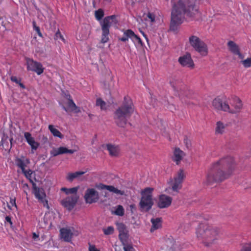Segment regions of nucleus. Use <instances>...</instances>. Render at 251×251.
Masks as SVG:
<instances>
[{
	"instance_id": "38",
	"label": "nucleus",
	"mask_w": 251,
	"mask_h": 251,
	"mask_svg": "<svg viewBox=\"0 0 251 251\" xmlns=\"http://www.w3.org/2000/svg\"><path fill=\"white\" fill-rule=\"evenodd\" d=\"M182 182L174 179V192L178 193L182 187Z\"/></svg>"
},
{
	"instance_id": "30",
	"label": "nucleus",
	"mask_w": 251,
	"mask_h": 251,
	"mask_svg": "<svg viewBox=\"0 0 251 251\" xmlns=\"http://www.w3.org/2000/svg\"><path fill=\"white\" fill-rule=\"evenodd\" d=\"M185 177L186 175L184 169L182 168H180L177 172H176L175 177L174 178V179H175L176 180H178V181H180L181 182H183Z\"/></svg>"
},
{
	"instance_id": "64",
	"label": "nucleus",
	"mask_w": 251,
	"mask_h": 251,
	"mask_svg": "<svg viewBox=\"0 0 251 251\" xmlns=\"http://www.w3.org/2000/svg\"><path fill=\"white\" fill-rule=\"evenodd\" d=\"M12 140V139H10V142H11Z\"/></svg>"
},
{
	"instance_id": "8",
	"label": "nucleus",
	"mask_w": 251,
	"mask_h": 251,
	"mask_svg": "<svg viewBox=\"0 0 251 251\" xmlns=\"http://www.w3.org/2000/svg\"><path fill=\"white\" fill-rule=\"evenodd\" d=\"M25 61L27 71L35 72L38 75H40L44 72L45 69L41 63L28 57L25 58Z\"/></svg>"
},
{
	"instance_id": "47",
	"label": "nucleus",
	"mask_w": 251,
	"mask_h": 251,
	"mask_svg": "<svg viewBox=\"0 0 251 251\" xmlns=\"http://www.w3.org/2000/svg\"><path fill=\"white\" fill-rule=\"evenodd\" d=\"M33 26L34 29L36 31V32H37L38 35L40 37H42V33L40 31V27L39 26H37L36 25L35 22H33Z\"/></svg>"
},
{
	"instance_id": "52",
	"label": "nucleus",
	"mask_w": 251,
	"mask_h": 251,
	"mask_svg": "<svg viewBox=\"0 0 251 251\" xmlns=\"http://www.w3.org/2000/svg\"><path fill=\"white\" fill-rule=\"evenodd\" d=\"M182 249V246L178 244H176L175 245V247L174 249V251H181Z\"/></svg>"
},
{
	"instance_id": "57",
	"label": "nucleus",
	"mask_w": 251,
	"mask_h": 251,
	"mask_svg": "<svg viewBox=\"0 0 251 251\" xmlns=\"http://www.w3.org/2000/svg\"><path fill=\"white\" fill-rule=\"evenodd\" d=\"M18 84V85L20 86V87H21L22 88H23V89H25V85H24L23 83H21V81H20V82Z\"/></svg>"
},
{
	"instance_id": "44",
	"label": "nucleus",
	"mask_w": 251,
	"mask_h": 251,
	"mask_svg": "<svg viewBox=\"0 0 251 251\" xmlns=\"http://www.w3.org/2000/svg\"><path fill=\"white\" fill-rule=\"evenodd\" d=\"M117 226L119 233L126 231V226L123 223H118Z\"/></svg>"
},
{
	"instance_id": "17",
	"label": "nucleus",
	"mask_w": 251,
	"mask_h": 251,
	"mask_svg": "<svg viewBox=\"0 0 251 251\" xmlns=\"http://www.w3.org/2000/svg\"><path fill=\"white\" fill-rule=\"evenodd\" d=\"M74 228L73 227H63L60 229L61 239L65 242H70L73 237V231Z\"/></svg>"
},
{
	"instance_id": "22",
	"label": "nucleus",
	"mask_w": 251,
	"mask_h": 251,
	"mask_svg": "<svg viewBox=\"0 0 251 251\" xmlns=\"http://www.w3.org/2000/svg\"><path fill=\"white\" fill-rule=\"evenodd\" d=\"M171 198L165 195L159 196L157 206L160 208H164L168 207L171 203Z\"/></svg>"
},
{
	"instance_id": "4",
	"label": "nucleus",
	"mask_w": 251,
	"mask_h": 251,
	"mask_svg": "<svg viewBox=\"0 0 251 251\" xmlns=\"http://www.w3.org/2000/svg\"><path fill=\"white\" fill-rule=\"evenodd\" d=\"M220 229L209 224H200L196 229L197 239L206 247H209L217 239Z\"/></svg>"
},
{
	"instance_id": "56",
	"label": "nucleus",
	"mask_w": 251,
	"mask_h": 251,
	"mask_svg": "<svg viewBox=\"0 0 251 251\" xmlns=\"http://www.w3.org/2000/svg\"><path fill=\"white\" fill-rule=\"evenodd\" d=\"M162 135H163L164 136L166 137L168 139V140H169V141H170V140H171V138H170V137L169 136L168 132H167V131H166V130H165H165H164V131H163V132H162Z\"/></svg>"
},
{
	"instance_id": "46",
	"label": "nucleus",
	"mask_w": 251,
	"mask_h": 251,
	"mask_svg": "<svg viewBox=\"0 0 251 251\" xmlns=\"http://www.w3.org/2000/svg\"><path fill=\"white\" fill-rule=\"evenodd\" d=\"M54 38L56 40L60 39L63 42H65V39L64 38L63 35L61 34L59 29H58L57 31L55 33Z\"/></svg>"
},
{
	"instance_id": "58",
	"label": "nucleus",
	"mask_w": 251,
	"mask_h": 251,
	"mask_svg": "<svg viewBox=\"0 0 251 251\" xmlns=\"http://www.w3.org/2000/svg\"><path fill=\"white\" fill-rule=\"evenodd\" d=\"M39 237V235L36 234V233L34 232L33 233V238L34 239V240H36V238H38Z\"/></svg>"
},
{
	"instance_id": "61",
	"label": "nucleus",
	"mask_w": 251,
	"mask_h": 251,
	"mask_svg": "<svg viewBox=\"0 0 251 251\" xmlns=\"http://www.w3.org/2000/svg\"><path fill=\"white\" fill-rule=\"evenodd\" d=\"M173 31H174V33L176 32V33H177V29L176 30L174 28V29H173Z\"/></svg>"
},
{
	"instance_id": "48",
	"label": "nucleus",
	"mask_w": 251,
	"mask_h": 251,
	"mask_svg": "<svg viewBox=\"0 0 251 251\" xmlns=\"http://www.w3.org/2000/svg\"><path fill=\"white\" fill-rule=\"evenodd\" d=\"M124 249L125 251H135L132 246L130 244L124 245Z\"/></svg>"
},
{
	"instance_id": "27",
	"label": "nucleus",
	"mask_w": 251,
	"mask_h": 251,
	"mask_svg": "<svg viewBox=\"0 0 251 251\" xmlns=\"http://www.w3.org/2000/svg\"><path fill=\"white\" fill-rule=\"evenodd\" d=\"M15 161L16 166L20 168L22 172L25 170L26 164L29 163V160L25 158L24 156L22 158H16Z\"/></svg>"
},
{
	"instance_id": "62",
	"label": "nucleus",
	"mask_w": 251,
	"mask_h": 251,
	"mask_svg": "<svg viewBox=\"0 0 251 251\" xmlns=\"http://www.w3.org/2000/svg\"><path fill=\"white\" fill-rule=\"evenodd\" d=\"M88 115H89V116L90 117H91V116H92V114H89Z\"/></svg>"
},
{
	"instance_id": "40",
	"label": "nucleus",
	"mask_w": 251,
	"mask_h": 251,
	"mask_svg": "<svg viewBox=\"0 0 251 251\" xmlns=\"http://www.w3.org/2000/svg\"><path fill=\"white\" fill-rule=\"evenodd\" d=\"M96 105L100 106L101 110L106 109V103L101 99H98L96 100Z\"/></svg>"
},
{
	"instance_id": "9",
	"label": "nucleus",
	"mask_w": 251,
	"mask_h": 251,
	"mask_svg": "<svg viewBox=\"0 0 251 251\" xmlns=\"http://www.w3.org/2000/svg\"><path fill=\"white\" fill-rule=\"evenodd\" d=\"M232 102L231 106H229L228 113L230 114H237L241 112L244 108L243 103L241 99L236 96L232 98Z\"/></svg>"
},
{
	"instance_id": "55",
	"label": "nucleus",
	"mask_w": 251,
	"mask_h": 251,
	"mask_svg": "<svg viewBox=\"0 0 251 251\" xmlns=\"http://www.w3.org/2000/svg\"><path fill=\"white\" fill-rule=\"evenodd\" d=\"M173 30V10L171 12V20L170 25V30Z\"/></svg>"
},
{
	"instance_id": "32",
	"label": "nucleus",
	"mask_w": 251,
	"mask_h": 251,
	"mask_svg": "<svg viewBox=\"0 0 251 251\" xmlns=\"http://www.w3.org/2000/svg\"><path fill=\"white\" fill-rule=\"evenodd\" d=\"M85 173V172L82 171H78L75 172V173H69L68 174L67 179L68 180L70 181H72L75 178L77 177L78 176H81Z\"/></svg>"
},
{
	"instance_id": "2",
	"label": "nucleus",
	"mask_w": 251,
	"mask_h": 251,
	"mask_svg": "<svg viewBox=\"0 0 251 251\" xmlns=\"http://www.w3.org/2000/svg\"><path fill=\"white\" fill-rule=\"evenodd\" d=\"M196 0H179L174 5V25L181 24L184 19V15L193 18L198 14L195 4Z\"/></svg>"
},
{
	"instance_id": "6",
	"label": "nucleus",
	"mask_w": 251,
	"mask_h": 251,
	"mask_svg": "<svg viewBox=\"0 0 251 251\" xmlns=\"http://www.w3.org/2000/svg\"><path fill=\"white\" fill-rule=\"evenodd\" d=\"M116 21V16L111 15L105 17L100 23L102 33L100 42L102 44L107 43L109 40V28L113 23Z\"/></svg>"
},
{
	"instance_id": "16",
	"label": "nucleus",
	"mask_w": 251,
	"mask_h": 251,
	"mask_svg": "<svg viewBox=\"0 0 251 251\" xmlns=\"http://www.w3.org/2000/svg\"><path fill=\"white\" fill-rule=\"evenodd\" d=\"M98 193L93 188L88 189L85 193L84 199L86 203L96 202L99 199Z\"/></svg>"
},
{
	"instance_id": "49",
	"label": "nucleus",
	"mask_w": 251,
	"mask_h": 251,
	"mask_svg": "<svg viewBox=\"0 0 251 251\" xmlns=\"http://www.w3.org/2000/svg\"><path fill=\"white\" fill-rule=\"evenodd\" d=\"M147 17L151 22L153 23L155 21V15L154 14L149 12L147 14Z\"/></svg>"
},
{
	"instance_id": "11",
	"label": "nucleus",
	"mask_w": 251,
	"mask_h": 251,
	"mask_svg": "<svg viewBox=\"0 0 251 251\" xmlns=\"http://www.w3.org/2000/svg\"><path fill=\"white\" fill-rule=\"evenodd\" d=\"M32 186L35 198L38 199L39 201L43 203L44 206H47L49 208L48 201L46 199V194L44 190L42 188L37 187L36 184Z\"/></svg>"
},
{
	"instance_id": "20",
	"label": "nucleus",
	"mask_w": 251,
	"mask_h": 251,
	"mask_svg": "<svg viewBox=\"0 0 251 251\" xmlns=\"http://www.w3.org/2000/svg\"><path fill=\"white\" fill-rule=\"evenodd\" d=\"M68 107L62 105V108L66 112L72 111L75 113H78L80 112V108L76 106L70 95H69L68 102L67 103Z\"/></svg>"
},
{
	"instance_id": "45",
	"label": "nucleus",
	"mask_w": 251,
	"mask_h": 251,
	"mask_svg": "<svg viewBox=\"0 0 251 251\" xmlns=\"http://www.w3.org/2000/svg\"><path fill=\"white\" fill-rule=\"evenodd\" d=\"M240 251H251V242L243 244Z\"/></svg>"
},
{
	"instance_id": "3",
	"label": "nucleus",
	"mask_w": 251,
	"mask_h": 251,
	"mask_svg": "<svg viewBox=\"0 0 251 251\" xmlns=\"http://www.w3.org/2000/svg\"><path fill=\"white\" fill-rule=\"evenodd\" d=\"M135 110V106L131 98L126 96L122 104L114 112V120L117 126L124 127Z\"/></svg>"
},
{
	"instance_id": "15",
	"label": "nucleus",
	"mask_w": 251,
	"mask_h": 251,
	"mask_svg": "<svg viewBox=\"0 0 251 251\" xmlns=\"http://www.w3.org/2000/svg\"><path fill=\"white\" fill-rule=\"evenodd\" d=\"M178 91H183L184 94L183 96H181V100L185 102V103L188 104H189V101L188 100L194 99L195 97V94L193 91L190 90L187 88L186 85H183L182 87L178 88Z\"/></svg>"
},
{
	"instance_id": "59",
	"label": "nucleus",
	"mask_w": 251,
	"mask_h": 251,
	"mask_svg": "<svg viewBox=\"0 0 251 251\" xmlns=\"http://www.w3.org/2000/svg\"><path fill=\"white\" fill-rule=\"evenodd\" d=\"M143 36L145 38L146 41L148 42L149 41V40H148V38L147 37V36L144 33V32H142Z\"/></svg>"
},
{
	"instance_id": "14",
	"label": "nucleus",
	"mask_w": 251,
	"mask_h": 251,
	"mask_svg": "<svg viewBox=\"0 0 251 251\" xmlns=\"http://www.w3.org/2000/svg\"><path fill=\"white\" fill-rule=\"evenodd\" d=\"M178 62L183 67L193 69L195 64L191 57L190 53L187 52L185 54L180 56L178 59Z\"/></svg>"
},
{
	"instance_id": "33",
	"label": "nucleus",
	"mask_w": 251,
	"mask_h": 251,
	"mask_svg": "<svg viewBox=\"0 0 251 251\" xmlns=\"http://www.w3.org/2000/svg\"><path fill=\"white\" fill-rule=\"evenodd\" d=\"M49 129L54 136L60 138H62L63 137V135L57 129L54 128L53 125H50L49 126Z\"/></svg>"
},
{
	"instance_id": "13",
	"label": "nucleus",
	"mask_w": 251,
	"mask_h": 251,
	"mask_svg": "<svg viewBox=\"0 0 251 251\" xmlns=\"http://www.w3.org/2000/svg\"><path fill=\"white\" fill-rule=\"evenodd\" d=\"M212 105L214 109L228 113L229 105L226 101H224L221 99L217 98L213 100Z\"/></svg>"
},
{
	"instance_id": "37",
	"label": "nucleus",
	"mask_w": 251,
	"mask_h": 251,
	"mask_svg": "<svg viewBox=\"0 0 251 251\" xmlns=\"http://www.w3.org/2000/svg\"><path fill=\"white\" fill-rule=\"evenodd\" d=\"M113 213L117 216H123L125 214L124 208L122 205H118L116 207L115 210L113 212Z\"/></svg>"
},
{
	"instance_id": "25",
	"label": "nucleus",
	"mask_w": 251,
	"mask_h": 251,
	"mask_svg": "<svg viewBox=\"0 0 251 251\" xmlns=\"http://www.w3.org/2000/svg\"><path fill=\"white\" fill-rule=\"evenodd\" d=\"M102 147L106 148L108 151L109 155L111 156H117L120 153V148L118 146L112 145L111 144H107L103 145Z\"/></svg>"
},
{
	"instance_id": "21",
	"label": "nucleus",
	"mask_w": 251,
	"mask_h": 251,
	"mask_svg": "<svg viewBox=\"0 0 251 251\" xmlns=\"http://www.w3.org/2000/svg\"><path fill=\"white\" fill-rule=\"evenodd\" d=\"M96 187L99 190L106 189L108 191L117 195H124L125 194L124 191L119 190L112 185H106L102 183H100L97 185Z\"/></svg>"
},
{
	"instance_id": "26",
	"label": "nucleus",
	"mask_w": 251,
	"mask_h": 251,
	"mask_svg": "<svg viewBox=\"0 0 251 251\" xmlns=\"http://www.w3.org/2000/svg\"><path fill=\"white\" fill-rule=\"evenodd\" d=\"M227 125L221 121H218L216 123L215 132L216 135H222L226 130Z\"/></svg>"
},
{
	"instance_id": "34",
	"label": "nucleus",
	"mask_w": 251,
	"mask_h": 251,
	"mask_svg": "<svg viewBox=\"0 0 251 251\" xmlns=\"http://www.w3.org/2000/svg\"><path fill=\"white\" fill-rule=\"evenodd\" d=\"M183 85H185L184 83H181L180 84L176 83V86L175 87V95L176 97H178L180 100H181V96H183V94H184V91H178V88L182 87Z\"/></svg>"
},
{
	"instance_id": "63",
	"label": "nucleus",
	"mask_w": 251,
	"mask_h": 251,
	"mask_svg": "<svg viewBox=\"0 0 251 251\" xmlns=\"http://www.w3.org/2000/svg\"><path fill=\"white\" fill-rule=\"evenodd\" d=\"M8 208L10 209H11V207H10V206H8Z\"/></svg>"
},
{
	"instance_id": "5",
	"label": "nucleus",
	"mask_w": 251,
	"mask_h": 251,
	"mask_svg": "<svg viewBox=\"0 0 251 251\" xmlns=\"http://www.w3.org/2000/svg\"><path fill=\"white\" fill-rule=\"evenodd\" d=\"M152 188L147 187L141 192V198L139 202L140 210L142 212H148L153 205L152 192Z\"/></svg>"
},
{
	"instance_id": "60",
	"label": "nucleus",
	"mask_w": 251,
	"mask_h": 251,
	"mask_svg": "<svg viewBox=\"0 0 251 251\" xmlns=\"http://www.w3.org/2000/svg\"><path fill=\"white\" fill-rule=\"evenodd\" d=\"M134 207H135V206H134V205H133V204H131V205H130V207L131 209L134 208Z\"/></svg>"
},
{
	"instance_id": "36",
	"label": "nucleus",
	"mask_w": 251,
	"mask_h": 251,
	"mask_svg": "<svg viewBox=\"0 0 251 251\" xmlns=\"http://www.w3.org/2000/svg\"><path fill=\"white\" fill-rule=\"evenodd\" d=\"M78 190L77 187H73L72 188H66L65 187L61 188V191L64 192L66 194H72V195H77L76 193Z\"/></svg>"
},
{
	"instance_id": "53",
	"label": "nucleus",
	"mask_w": 251,
	"mask_h": 251,
	"mask_svg": "<svg viewBox=\"0 0 251 251\" xmlns=\"http://www.w3.org/2000/svg\"><path fill=\"white\" fill-rule=\"evenodd\" d=\"M89 251H100L99 250L97 249L95 245H89Z\"/></svg>"
},
{
	"instance_id": "19",
	"label": "nucleus",
	"mask_w": 251,
	"mask_h": 251,
	"mask_svg": "<svg viewBox=\"0 0 251 251\" xmlns=\"http://www.w3.org/2000/svg\"><path fill=\"white\" fill-rule=\"evenodd\" d=\"M228 50L233 54L237 55L241 59H243L244 55L240 52L239 46L232 41H229L227 43Z\"/></svg>"
},
{
	"instance_id": "29",
	"label": "nucleus",
	"mask_w": 251,
	"mask_h": 251,
	"mask_svg": "<svg viewBox=\"0 0 251 251\" xmlns=\"http://www.w3.org/2000/svg\"><path fill=\"white\" fill-rule=\"evenodd\" d=\"M24 174L25 176L27 178L30 182L32 184V186L35 185V183L34 182L33 178L35 180L36 179L35 178V174L30 169L28 170H24L22 172Z\"/></svg>"
},
{
	"instance_id": "12",
	"label": "nucleus",
	"mask_w": 251,
	"mask_h": 251,
	"mask_svg": "<svg viewBox=\"0 0 251 251\" xmlns=\"http://www.w3.org/2000/svg\"><path fill=\"white\" fill-rule=\"evenodd\" d=\"M78 197L77 195H72L61 201L62 205L69 211L72 210L75 207Z\"/></svg>"
},
{
	"instance_id": "24",
	"label": "nucleus",
	"mask_w": 251,
	"mask_h": 251,
	"mask_svg": "<svg viewBox=\"0 0 251 251\" xmlns=\"http://www.w3.org/2000/svg\"><path fill=\"white\" fill-rule=\"evenodd\" d=\"M24 137L32 150H36L38 149L39 146V143L35 141L34 138L32 137L31 133L28 132H25L24 133Z\"/></svg>"
},
{
	"instance_id": "39",
	"label": "nucleus",
	"mask_w": 251,
	"mask_h": 251,
	"mask_svg": "<svg viewBox=\"0 0 251 251\" xmlns=\"http://www.w3.org/2000/svg\"><path fill=\"white\" fill-rule=\"evenodd\" d=\"M104 15V14L103 10L100 8L96 10L95 13L96 19L98 21L101 20V19L103 17Z\"/></svg>"
},
{
	"instance_id": "42",
	"label": "nucleus",
	"mask_w": 251,
	"mask_h": 251,
	"mask_svg": "<svg viewBox=\"0 0 251 251\" xmlns=\"http://www.w3.org/2000/svg\"><path fill=\"white\" fill-rule=\"evenodd\" d=\"M245 68L251 67V57L248 58L245 60H243L241 62Z\"/></svg>"
},
{
	"instance_id": "18",
	"label": "nucleus",
	"mask_w": 251,
	"mask_h": 251,
	"mask_svg": "<svg viewBox=\"0 0 251 251\" xmlns=\"http://www.w3.org/2000/svg\"><path fill=\"white\" fill-rule=\"evenodd\" d=\"M186 153L178 147L174 148V162L177 165H179L181 162L186 156Z\"/></svg>"
},
{
	"instance_id": "43",
	"label": "nucleus",
	"mask_w": 251,
	"mask_h": 251,
	"mask_svg": "<svg viewBox=\"0 0 251 251\" xmlns=\"http://www.w3.org/2000/svg\"><path fill=\"white\" fill-rule=\"evenodd\" d=\"M119 237L120 240L124 242L125 241H126L127 238V234L126 231L120 232L119 234Z\"/></svg>"
},
{
	"instance_id": "31",
	"label": "nucleus",
	"mask_w": 251,
	"mask_h": 251,
	"mask_svg": "<svg viewBox=\"0 0 251 251\" xmlns=\"http://www.w3.org/2000/svg\"><path fill=\"white\" fill-rule=\"evenodd\" d=\"M181 135L183 136V142L185 144L186 148L187 149H189L191 147V143L190 140L189 139L187 135H184V133L182 130L178 131V134H177V136L178 137L179 136Z\"/></svg>"
},
{
	"instance_id": "41",
	"label": "nucleus",
	"mask_w": 251,
	"mask_h": 251,
	"mask_svg": "<svg viewBox=\"0 0 251 251\" xmlns=\"http://www.w3.org/2000/svg\"><path fill=\"white\" fill-rule=\"evenodd\" d=\"M114 229L113 226H109L106 228L103 229V232L106 235L112 234L114 232Z\"/></svg>"
},
{
	"instance_id": "35",
	"label": "nucleus",
	"mask_w": 251,
	"mask_h": 251,
	"mask_svg": "<svg viewBox=\"0 0 251 251\" xmlns=\"http://www.w3.org/2000/svg\"><path fill=\"white\" fill-rule=\"evenodd\" d=\"M189 219L192 222L199 221L201 219V216L199 213H191L189 215Z\"/></svg>"
},
{
	"instance_id": "51",
	"label": "nucleus",
	"mask_w": 251,
	"mask_h": 251,
	"mask_svg": "<svg viewBox=\"0 0 251 251\" xmlns=\"http://www.w3.org/2000/svg\"><path fill=\"white\" fill-rule=\"evenodd\" d=\"M5 222L8 223L10 224V226H12L13 223L11 220V218L9 216H6L5 218Z\"/></svg>"
},
{
	"instance_id": "28",
	"label": "nucleus",
	"mask_w": 251,
	"mask_h": 251,
	"mask_svg": "<svg viewBox=\"0 0 251 251\" xmlns=\"http://www.w3.org/2000/svg\"><path fill=\"white\" fill-rule=\"evenodd\" d=\"M151 222L152 224V226L150 229V231L151 232H153L155 230L158 229L161 227V218H152Z\"/></svg>"
},
{
	"instance_id": "1",
	"label": "nucleus",
	"mask_w": 251,
	"mask_h": 251,
	"mask_svg": "<svg viewBox=\"0 0 251 251\" xmlns=\"http://www.w3.org/2000/svg\"><path fill=\"white\" fill-rule=\"evenodd\" d=\"M235 168L236 164L232 157L220 158L213 162L208 170L204 183L210 185L222 182L232 175Z\"/></svg>"
},
{
	"instance_id": "23",
	"label": "nucleus",
	"mask_w": 251,
	"mask_h": 251,
	"mask_svg": "<svg viewBox=\"0 0 251 251\" xmlns=\"http://www.w3.org/2000/svg\"><path fill=\"white\" fill-rule=\"evenodd\" d=\"M75 151H76L75 150H70L64 147H60L58 148L53 149L51 151L50 154L53 156H56L57 155L65 153L73 154Z\"/></svg>"
},
{
	"instance_id": "50",
	"label": "nucleus",
	"mask_w": 251,
	"mask_h": 251,
	"mask_svg": "<svg viewBox=\"0 0 251 251\" xmlns=\"http://www.w3.org/2000/svg\"><path fill=\"white\" fill-rule=\"evenodd\" d=\"M10 79L12 81L15 82L17 84H18L20 81L21 79H18L16 76H12L10 77Z\"/></svg>"
},
{
	"instance_id": "7",
	"label": "nucleus",
	"mask_w": 251,
	"mask_h": 251,
	"mask_svg": "<svg viewBox=\"0 0 251 251\" xmlns=\"http://www.w3.org/2000/svg\"><path fill=\"white\" fill-rule=\"evenodd\" d=\"M189 42L191 46L202 56H206L208 54L207 45L200 38L195 35H191L189 38Z\"/></svg>"
},
{
	"instance_id": "54",
	"label": "nucleus",
	"mask_w": 251,
	"mask_h": 251,
	"mask_svg": "<svg viewBox=\"0 0 251 251\" xmlns=\"http://www.w3.org/2000/svg\"><path fill=\"white\" fill-rule=\"evenodd\" d=\"M10 203L12 206H15L16 208H17L16 203V199L15 198L14 199H10Z\"/></svg>"
},
{
	"instance_id": "10",
	"label": "nucleus",
	"mask_w": 251,
	"mask_h": 251,
	"mask_svg": "<svg viewBox=\"0 0 251 251\" xmlns=\"http://www.w3.org/2000/svg\"><path fill=\"white\" fill-rule=\"evenodd\" d=\"M129 38H130L134 43L136 42L141 46L143 45V42L141 39L136 35L131 29L126 30L124 32L123 36L119 38V40L124 42H126L128 41Z\"/></svg>"
}]
</instances>
